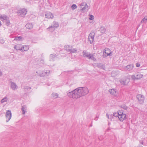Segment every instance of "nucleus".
Segmentation results:
<instances>
[{"label":"nucleus","mask_w":147,"mask_h":147,"mask_svg":"<svg viewBox=\"0 0 147 147\" xmlns=\"http://www.w3.org/2000/svg\"><path fill=\"white\" fill-rule=\"evenodd\" d=\"M89 92L88 88L86 87L78 88L67 93L70 98H78L87 94Z\"/></svg>","instance_id":"f257e3e1"},{"label":"nucleus","mask_w":147,"mask_h":147,"mask_svg":"<svg viewBox=\"0 0 147 147\" xmlns=\"http://www.w3.org/2000/svg\"><path fill=\"white\" fill-rule=\"evenodd\" d=\"M27 11L25 8L20 9L16 12L18 15L21 17H24L26 14Z\"/></svg>","instance_id":"f03ea898"},{"label":"nucleus","mask_w":147,"mask_h":147,"mask_svg":"<svg viewBox=\"0 0 147 147\" xmlns=\"http://www.w3.org/2000/svg\"><path fill=\"white\" fill-rule=\"evenodd\" d=\"M130 79L127 77H125L123 80L121 79L119 80V82L121 85H127L130 81Z\"/></svg>","instance_id":"7ed1b4c3"},{"label":"nucleus","mask_w":147,"mask_h":147,"mask_svg":"<svg viewBox=\"0 0 147 147\" xmlns=\"http://www.w3.org/2000/svg\"><path fill=\"white\" fill-rule=\"evenodd\" d=\"M95 35V33L93 31H91L89 34L88 39L90 44H92L93 42L94 39V36Z\"/></svg>","instance_id":"20e7f679"},{"label":"nucleus","mask_w":147,"mask_h":147,"mask_svg":"<svg viewBox=\"0 0 147 147\" xmlns=\"http://www.w3.org/2000/svg\"><path fill=\"white\" fill-rule=\"evenodd\" d=\"M137 98L140 104H142L144 103V98L143 95L140 94H138L137 96Z\"/></svg>","instance_id":"39448f33"},{"label":"nucleus","mask_w":147,"mask_h":147,"mask_svg":"<svg viewBox=\"0 0 147 147\" xmlns=\"http://www.w3.org/2000/svg\"><path fill=\"white\" fill-rule=\"evenodd\" d=\"M5 117L7 119L6 122H7L10 119L11 117V113L10 110L7 111L5 114Z\"/></svg>","instance_id":"423d86ee"},{"label":"nucleus","mask_w":147,"mask_h":147,"mask_svg":"<svg viewBox=\"0 0 147 147\" xmlns=\"http://www.w3.org/2000/svg\"><path fill=\"white\" fill-rule=\"evenodd\" d=\"M12 80L9 79V82L11 83V87L13 90H14L18 88V86L14 82L11 81Z\"/></svg>","instance_id":"0eeeda50"},{"label":"nucleus","mask_w":147,"mask_h":147,"mask_svg":"<svg viewBox=\"0 0 147 147\" xmlns=\"http://www.w3.org/2000/svg\"><path fill=\"white\" fill-rule=\"evenodd\" d=\"M109 92L111 94L115 96H117L118 95V92L116 89H111L109 90Z\"/></svg>","instance_id":"6e6552de"},{"label":"nucleus","mask_w":147,"mask_h":147,"mask_svg":"<svg viewBox=\"0 0 147 147\" xmlns=\"http://www.w3.org/2000/svg\"><path fill=\"white\" fill-rule=\"evenodd\" d=\"M105 53L107 55H106L104 57H107L109 56H111V55L112 52L111 51V50L109 49L106 48L105 49V52L103 53Z\"/></svg>","instance_id":"1a4fd4ad"},{"label":"nucleus","mask_w":147,"mask_h":147,"mask_svg":"<svg viewBox=\"0 0 147 147\" xmlns=\"http://www.w3.org/2000/svg\"><path fill=\"white\" fill-rule=\"evenodd\" d=\"M45 17L46 18L48 19H53L54 17L53 16L52 13L49 12H46Z\"/></svg>","instance_id":"9d476101"},{"label":"nucleus","mask_w":147,"mask_h":147,"mask_svg":"<svg viewBox=\"0 0 147 147\" xmlns=\"http://www.w3.org/2000/svg\"><path fill=\"white\" fill-rule=\"evenodd\" d=\"M118 118L121 121H123L124 120L126 119V115L124 114L122 115H119V116H118Z\"/></svg>","instance_id":"9b49d317"},{"label":"nucleus","mask_w":147,"mask_h":147,"mask_svg":"<svg viewBox=\"0 0 147 147\" xmlns=\"http://www.w3.org/2000/svg\"><path fill=\"white\" fill-rule=\"evenodd\" d=\"M15 49L18 50H20L23 52V49L22 48V46L20 45H17L14 47Z\"/></svg>","instance_id":"f8f14e48"},{"label":"nucleus","mask_w":147,"mask_h":147,"mask_svg":"<svg viewBox=\"0 0 147 147\" xmlns=\"http://www.w3.org/2000/svg\"><path fill=\"white\" fill-rule=\"evenodd\" d=\"M134 67L133 64H130L125 66V69L127 70L130 71L132 70Z\"/></svg>","instance_id":"ddd939ff"},{"label":"nucleus","mask_w":147,"mask_h":147,"mask_svg":"<svg viewBox=\"0 0 147 147\" xmlns=\"http://www.w3.org/2000/svg\"><path fill=\"white\" fill-rule=\"evenodd\" d=\"M38 75L39 76H45V74L44 73V71H38L36 72Z\"/></svg>","instance_id":"4468645a"},{"label":"nucleus","mask_w":147,"mask_h":147,"mask_svg":"<svg viewBox=\"0 0 147 147\" xmlns=\"http://www.w3.org/2000/svg\"><path fill=\"white\" fill-rule=\"evenodd\" d=\"M82 53L83 57H88H88H89V56H90V54H91L88 52H87L86 51H83Z\"/></svg>","instance_id":"2eb2a0df"},{"label":"nucleus","mask_w":147,"mask_h":147,"mask_svg":"<svg viewBox=\"0 0 147 147\" xmlns=\"http://www.w3.org/2000/svg\"><path fill=\"white\" fill-rule=\"evenodd\" d=\"M55 29L56 28L52 25L49 26L47 29V30L51 32H53Z\"/></svg>","instance_id":"dca6fc26"},{"label":"nucleus","mask_w":147,"mask_h":147,"mask_svg":"<svg viewBox=\"0 0 147 147\" xmlns=\"http://www.w3.org/2000/svg\"><path fill=\"white\" fill-rule=\"evenodd\" d=\"M25 26L27 28L30 29L33 28V25L32 23H28Z\"/></svg>","instance_id":"f3484780"},{"label":"nucleus","mask_w":147,"mask_h":147,"mask_svg":"<svg viewBox=\"0 0 147 147\" xmlns=\"http://www.w3.org/2000/svg\"><path fill=\"white\" fill-rule=\"evenodd\" d=\"M89 59H91L92 60H93L94 61H97L96 59L94 57V54H91L89 57L88 58Z\"/></svg>","instance_id":"a211bd4d"},{"label":"nucleus","mask_w":147,"mask_h":147,"mask_svg":"<svg viewBox=\"0 0 147 147\" xmlns=\"http://www.w3.org/2000/svg\"><path fill=\"white\" fill-rule=\"evenodd\" d=\"M96 64V66L98 68H100L102 69H104L105 67L104 65L101 63H98Z\"/></svg>","instance_id":"6ab92c4d"},{"label":"nucleus","mask_w":147,"mask_h":147,"mask_svg":"<svg viewBox=\"0 0 147 147\" xmlns=\"http://www.w3.org/2000/svg\"><path fill=\"white\" fill-rule=\"evenodd\" d=\"M106 30V29L105 27L103 26L100 27V31L102 34L105 33Z\"/></svg>","instance_id":"aec40b11"},{"label":"nucleus","mask_w":147,"mask_h":147,"mask_svg":"<svg viewBox=\"0 0 147 147\" xmlns=\"http://www.w3.org/2000/svg\"><path fill=\"white\" fill-rule=\"evenodd\" d=\"M26 105H24L22 106V107L21 108V110L23 114H25L26 112L25 110L26 109Z\"/></svg>","instance_id":"412c9836"},{"label":"nucleus","mask_w":147,"mask_h":147,"mask_svg":"<svg viewBox=\"0 0 147 147\" xmlns=\"http://www.w3.org/2000/svg\"><path fill=\"white\" fill-rule=\"evenodd\" d=\"M143 75L140 74L139 73H138L137 74H136V79L137 80L142 78Z\"/></svg>","instance_id":"4be33fe9"},{"label":"nucleus","mask_w":147,"mask_h":147,"mask_svg":"<svg viewBox=\"0 0 147 147\" xmlns=\"http://www.w3.org/2000/svg\"><path fill=\"white\" fill-rule=\"evenodd\" d=\"M72 48V47H70L69 45H65L64 47V48L68 52L69 51V50L70 49Z\"/></svg>","instance_id":"5701e85b"},{"label":"nucleus","mask_w":147,"mask_h":147,"mask_svg":"<svg viewBox=\"0 0 147 147\" xmlns=\"http://www.w3.org/2000/svg\"><path fill=\"white\" fill-rule=\"evenodd\" d=\"M22 48L23 49V52L24 51H27L29 49V47L28 45L22 46Z\"/></svg>","instance_id":"b1692460"},{"label":"nucleus","mask_w":147,"mask_h":147,"mask_svg":"<svg viewBox=\"0 0 147 147\" xmlns=\"http://www.w3.org/2000/svg\"><path fill=\"white\" fill-rule=\"evenodd\" d=\"M14 40L18 41H22L23 40L22 37L21 36H16L15 37Z\"/></svg>","instance_id":"393cba45"},{"label":"nucleus","mask_w":147,"mask_h":147,"mask_svg":"<svg viewBox=\"0 0 147 147\" xmlns=\"http://www.w3.org/2000/svg\"><path fill=\"white\" fill-rule=\"evenodd\" d=\"M52 26L56 28L59 26V24L58 22L54 21L53 22V25Z\"/></svg>","instance_id":"a878e982"},{"label":"nucleus","mask_w":147,"mask_h":147,"mask_svg":"<svg viewBox=\"0 0 147 147\" xmlns=\"http://www.w3.org/2000/svg\"><path fill=\"white\" fill-rule=\"evenodd\" d=\"M3 22L7 26H9L10 24V21L9 20V18H8V19H7V20H5Z\"/></svg>","instance_id":"bb28decb"},{"label":"nucleus","mask_w":147,"mask_h":147,"mask_svg":"<svg viewBox=\"0 0 147 147\" xmlns=\"http://www.w3.org/2000/svg\"><path fill=\"white\" fill-rule=\"evenodd\" d=\"M51 96L52 97L56 98L58 97V94L57 93H53L51 94Z\"/></svg>","instance_id":"cd10ccee"},{"label":"nucleus","mask_w":147,"mask_h":147,"mask_svg":"<svg viewBox=\"0 0 147 147\" xmlns=\"http://www.w3.org/2000/svg\"><path fill=\"white\" fill-rule=\"evenodd\" d=\"M147 22V17H145L143 18L141 22V23L146 24Z\"/></svg>","instance_id":"c85d7f7f"},{"label":"nucleus","mask_w":147,"mask_h":147,"mask_svg":"<svg viewBox=\"0 0 147 147\" xmlns=\"http://www.w3.org/2000/svg\"><path fill=\"white\" fill-rule=\"evenodd\" d=\"M69 51V52H70V53H73L77 52V50L73 48L72 49L71 48Z\"/></svg>","instance_id":"c756f323"},{"label":"nucleus","mask_w":147,"mask_h":147,"mask_svg":"<svg viewBox=\"0 0 147 147\" xmlns=\"http://www.w3.org/2000/svg\"><path fill=\"white\" fill-rule=\"evenodd\" d=\"M57 56L55 54H51L50 55V57L51 59H53L55 58Z\"/></svg>","instance_id":"7c9ffc66"},{"label":"nucleus","mask_w":147,"mask_h":147,"mask_svg":"<svg viewBox=\"0 0 147 147\" xmlns=\"http://www.w3.org/2000/svg\"><path fill=\"white\" fill-rule=\"evenodd\" d=\"M7 97H5L1 100V103H3L4 102H6L7 101Z\"/></svg>","instance_id":"2f4dec72"},{"label":"nucleus","mask_w":147,"mask_h":147,"mask_svg":"<svg viewBox=\"0 0 147 147\" xmlns=\"http://www.w3.org/2000/svg\"><path fill=\"white\" fill-rule=\"evenodd\" d=\"M77 7V6L76 4H73L71 6L72 9L73 10L76 9Z\"/></svg>","instance_id":"473e14b6"},{"label":"nucleus","mask_w":147,"mask_h":147,"mask_svg":"<svg viewBox=\"0 0 147 147\" xmlns=\"http://www.w3.org/2000/svg\"><path fill=\"white\" fill-rule=\"evenodd\" d=\"M123 111L122 110H119L117 113H119L118 116H119V115H122V114H124L123 113Z\"/></svg>","instance_id":"72a5a7b5"},{"label":"nucleus","mask_w":147,"mask_h":147,"mask_svg":"<svg viewBox=\"0 0 147 147\" xmlns=\"http://www.w3.org/2000/svg\"><path fill=\"white\" fill-rule=\"evenodd\" d=\"M9 17H8L7 16L3 15V21H4L5 20H6L8 19L9 18Z\"/></svg>","instance_id":"f704fd0d"},{"label":"nucleus","mask_w":147,"mask_h":147,"mask_svg":"<svg viewBox=\"0 0 147 147\" xmlns=\"http://www.w3.org/2000/svg\"><path fill=\"white\" fill-rule=\"evenodd\" d=\"M44 73L45 74V76H47L48 75V74H49L50 73V71L49 70H46L45 71H44Z\"/></svg>","instance_id":"c9c22d12"},{"label":"nucleus","mask_w":147,"mask_h":147,"mask_svg":"<svg viewBox=\"0 0 147 147\" xmlns=\"http://www.w3.org/2000/svg\"><path fill=\"white\" fill-rule=\"evenodd\" d=\"M85 5H86V6H87V7H88V5L86 4V3L85 2H84V3H81V4L80 6H81V7H82V6H85Z\"/></svg>","instance_id":"e433bc0d"},{"label":"nucleus","mask_w":147,"mask_h":147,"mask_svg":"<svg viewBox=\"0 0 147 147\" xmlns=\"http://www.w3.org/2000/svg\"><path fill=\"white\" fill-rule=\"evenodd\" d=\"M136 75H131V78H132V80H137L136 79Z\"/></svg>","instance_id":"4c0bfd02"},{"label":"nucleus","mask_w":147,"mask_h":147,"mask_svg":"<svg viewBox=\"0 0 147 147\" xmlns=\"http://www.w3.org/2000/svg\"><path fill=\"white\" fill-rule=\"evenodd\" d=\"M89 19L90 20H92L94 19V16L92 15H89Z\"/></svg>","instance_id":"58836bf2"},{"label":"nucleus","mask_w":147,"mask_h":147,"mask_svg":"<svg viewBox=\"0 0 147 147\" xmlns=\"http://www.w3.org/2000/svg\"><path fill=\"white\" fill-rule=\"evenodd\" d=\"M31 89V87H29L28 86H25L24 87V89L26 90V89L27 90H28L29 89Z\"/></svg>","instance_id":"ea45409f"},{"label":"nucleus","mask_w":147,"mask_h":147,"mask_svg":"<svg viewBox=\"0 0 147 147\" xmlns=\"http://www.w3.org/2000/svg\"><path fill=\"white\" fill-rule=\"evenodd\" d=\"M88 7H87V6H86V5H85L84 7L82 8V9H81V11L84 10L86 9Z\"/></svg>","instance_id":"a19ab883"},{"label":"nucleus","mask_w":147,"mask_h":147,"mask_svg":"<svg viewBox=\"0 0 147 147\" xmlns=\"http://www.w3.org/2000/svg\"><path fill=\"white\" fill-rule=\"evenodd\" d=\"M113 116L116 117L117 116L118 117L119 115V113H113Z\"/></svg>","instance_id":"79ce46f5"},{"label":"nucleus","mask_w":147,"mask_h":147,"mask_svg":"<svg viewBox=\"0 0 147 147\" xmlns=\"http://www.w3.org/2000/svg\"><path fill=\"white\" fill-rule=\"evenodd\" d=\"M121 107L124 109H125V110H126L127 109V107L125 105H124L122 107Z\"/></svg>","instance_id":"37998d69"},{"label":"nucleus","mask_w":147,"mask_h":147,"mask_svg":"<svg viewBox=\"0 0 147 147\" xmlns=\"http://www.w3.org/2000/svg\"><path fill=\"white\" fill-rule=\"evenodd\" d=\"M40 62L41 63L44 64V60L43 59H41L40 61Z\"/></svg>","instance_id":"c03bdc74"},{"label":"nucleus","mask_w":147,"mask_h":147,"mask_svg":"<svg viewBox=\"0 0 147 147\" xmlns=\"http://www.w3.org/2000/svg\"><path fill=\"white\" fill-rule=\"evenodd\" d=\"M113 114H111L109 117V119L112 120V119L113 118Z\"/></svg>","instance_id":"a18cd8bd"},{"label":"nucleus","mask_w":147,"mask_h":147,"mask_svg":"<svg viewBox=\"0 0 147 147\" xmlns=\"http://www.w3.org/2000/svg\"><path fill=\"white\" fill-rule=\"evenodd\" d=\"M136 66L137 67H139L140 66V65L139 63H136Z\"/></svg>","instance_id":"49530a36"},{"label":"nucleus","mask_w":147,"mask_h":147,"mask_svg":"<svg viewBox=\"0 0 147 147\" xmlns=\"http://www.w3.org/2000/svg\"><path fill=\"white\" fill-rule=\"evenodd\" d=\"M98 118V116H96V117L94 118V120L95 121H97Z\"/></svg>","instance_id":"de8ad7c7"},{"label":"nucleus","mask_w":147,"mask_h":147,"mask_svg":"<svg viewBox=\"0 0 147 147\" xmlns=\"http://www.w3.org/2000/svg\"><path fill=\"white\" fill-rule=\"evenodd\" d=\"M140 143L141 144H143V140H140Z\"/></svg>","instance_id":"09e8293b"},{"label":"nucleus","mask_w":147,"mask_h":147,"mask_svg":"<svg viewBox=\"0 0 147 147\" xmlns=\"http://www.w3.org/2000/svg\"><path fill=\"white\" fill-rule=\"evenodd\" d=\"M106 117L108 118L109 119V115L108 114H107L106 115Z\"/></svg>","instance_id":"8fccbe9b"},{"label":"nucleus","mask_w":147,"mask_h":147,"mask_svg":"<svg viewBox=\"0 0 147 147\" xmlns=\"http://www.w3.org/2000/svg\"><path fill=\"white\" fill-rule=\"evenodd\" d=\"M3 15H1L0 16V19H3Z\"/></svg>","instance_id":"3c124183"},{"label":"nucleus","mask_w":147,"mask_h":147,"mask_svg":"<svg viewBox=\"0 0 147 147\" xmlns=\"http://www.w3.org/2000/svg\"><path fill=\"white\" fill-rule=\"evenodd\" d=\"M1 72L0 71V76L1 75Z\"/></svg>","instance_id":"603ef678"},{"label":"nucleus","mask_w":147,"mask_h":147,"mask_svg":"<svg viewBox=\"0 0 147 147\" xmlns=\"http://www.w3.org/2000/svg\"><path fill=\"white\" fill-rule=\"evenodd\" d=\"M113 72H112L111 73V75H113Z\"/></svg>","instance_id":"864d4df0"},{"label":"nucleus","mask_w":147,"mask_h":147,"mask_svg":"<svg viewBox=\"0 0 147 147\" xmlns=\"http://www.w3.org/2000/svg\"><path fill=\"white\" fill-rule=\"evenodd\" d=\"M2 43H4V41H3V42H2Z\"/></svg>","instance_id":"5fc2aeb1"},{"label":"nucleus","mask_w":147,"mask_h":147,"mask_svg":"<svg viewBox=\"0 0 147 147\" xmlns=\"http://www.w3.org/2000/svg\"><path fill=\"white\" fill-rule=\"evenodd\" d=\"M109 129H107V130H109Z\"/></svg>","instance_id":"6e6d98bb"},{"label":"nucleus","mask_w":147,"mask_h":147,"mask_svg":"<svg viewBox=\"0 0 147 147\" xmlns=\"http://www.w3.org/2000/svg\"><path fill=\"white\" fill-rule=\"evenodd\" d=\"M2 42H3V40H2Z\"/></svg>","instance_id":"4d7b16f0"}]
</instances>
